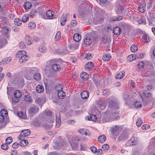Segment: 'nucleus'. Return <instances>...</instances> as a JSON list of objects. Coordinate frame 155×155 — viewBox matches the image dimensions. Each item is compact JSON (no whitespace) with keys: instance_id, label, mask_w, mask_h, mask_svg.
Returning a JSON list of instances; mask_svg holds the SVG:
<instances>
[{"instance_id":"nucleus-29","label":"nucleus","mask_w":155,"mask_h":155,"mask_svg":"<svg viewBox=\"0 0 155 155\" xmlns=\"http://www.w3.org/2000/svg\"><path fill=\"white\" fill-rule=\"evenodd\" d=\"M18 116L20 118L23 119H25L27 118L26 114L23 112L18 111L17 113Z\"/></svg>"},{"instance_id":"nucleus-56","label":"nucleus","mask_w":155,"mask_h":155,"mask_svg":"<svg viewBox=\"0 0 155 155\" xmlns=\"http://www.w3.org/2000/svg\"><path fill=\"white\" fill-rule=\"evenodd\" d=\"M137 139L136 137L135 138L134 137H132L130 139V141L134 145H135L137 143Z\"/></svg>"},{"instance_id":"nucleus-30","label":"nucleus","mask_w":155,"mask_h":155,"mask_svg":"<svg viewBox=\"0 0 155 155\" xmlns=\"http://www.w3.org/2000/svg\"><path fill=\"white\" fill-rule=\"evenodd\" d=\"M36 91L39 93H41L43 92L44 87L41 85H38L36 88Z\"/></svg>"},{"instance_id":"nucleus-7","label":"nucleus","mask_w":155,"mask_h":155,"mask_svg":"<svg viewBox=\"0 0 155 155\" xmlns=\"http://www.w3.org/2000/svg\"><path fill=\"white\" fill-rule=\"evenodd\" d=\"M146 71L147 74H154V67L152 64L147 65L146 68Z\"/></svg>"},{"instance_id":"nucleus-50","label":"nucleus","mask_w":155,"mask_h":155,"mask_svg":"<svg viewBox=\"0 0 155 155\" xmlns=\"http://www.w3.org/2000/svg\"><path fill=\"white\" fill-rule=\"evenodd\" d=\"M134 105L136 108H141L142 107V103L140 101H137L134 103Z\"/></svg>"},{"instance_id":"nucleus-35","label":"nucleus","mask_w":155,"mask_h":155,"mask_svg":"<svg viewBox=\"0 0 155 155\" xmlns=\"http://www.w3.org/2000/svg\"><path fill=\"white\" fill-rule=\"evenodd\" d=\"M66 21L67 18H66V16H62L61 18L60 22L61 25L62 26L64 25Z\"/></svg>"},{"instance_id":"nucleus-16","label":"nucleus","mask_w":155,"mask_h":155,"mask_svg":"<svg viewBox=\"0 0 155 155\" xmlns=\"http://www.w3.org/2000/svg\"><path fill=\"white\" fill-rule=\"evenodd\" d=\"M127 139V134L126 132H122L118 137V140L121 141Z\"/></svg>"},{"instance_id":"nucleus-53","label":"nucleus","mask_w":155,"mask_h":155,"mask_svg":"<svg viewBox=\"0 0 155 155\" xmlns=\"http://www.w3.org/2000/svg\"><path fill=\"white\" fill-rule=\"evenodd\" d=\"M77 22L75 20H73L71 22V24L70 25H68V27H70V28H71L72 27H74L77 24Z\"/></svg>"},{"instance_id":"nucleus-38","label":"nucleus","mask_w":155,"mask_h":155,"mask_svg":"<svg viewBox=\"0 0 155 155\" xmlns=\"http://www.w3.org/2000/svg\"><path fill=\"white\" fill-rule=\"evenodd\" d=\"M14 95L15 97L19 98L22 95V93L19 91L17 90L14 92Z\"/></svg>"},{"instance_id":"nucleus-47","label":"nucleus","mask_w":155,"mask_h":155,"mask_svg":"<svg viewBox=\"0 0 155 155\" xmlns=\"http://www.w3.org/2000/svg\"><path fill=\"white\" fill-rule=\"evenodd\" d=\"M0 114L1 115L5 117L7 116L8 114L7 110L5 109H2L1 110Z\"/></svg>"},{"instance_id":"nucleus-54","label":"nucleus","mask_w":155,"mask_h":155,"mask_svg":"<svg viewBox=\"0 0 155 155\" xmlns=\"http://www.w3.org/2000/svg\"><path fill=\"white\" fill-rule=\"evenodd\" d=\"M109 148V146L107 144H104L102 146V148L104 151L107 150Z\"/></svg>"},{"instance_id":"nucleus-13","label":"nucleus","mask_w":155,"mask_h":155,"mask_svg":"<svg viewBox=\"0 0 155 155\" xmlns=\"http://www.w3.org/2000/svg\"><path fill=\"white\" fill-rule=\"evenodd\" d=\"M113 33L116 35H119L121 33V30L120 28L119 27H116L113 29Z\"/></svg>"},{"instance_id":"nucleus-57","label":"nucleus","mask_w":155,"mask_h":155,"mask_svg":"<svg viewBox=\"0 0 155 155\" xmlns=\"http://www.w3.org/2000/svg\"><path fill=\"white\" fill-rule=\"evenodd\" d=\"M37 14V11L34 9L32 10L30 12L31 16L32 17L35 15Z\"/></svg>"},{"instance_id":"nucleus-28","label":"nucleus","mask_w":155,"mask_h":155,"mask_svg":"<svg viewBox=\"0 0 155 155\" xmlns=\"http://www.w3.org/2000/svg\"><path fill=\"white\" fill-rule=\"evenodd\" d=\"M79 47V44L75 43V44H72L68 46L69 48L71 50L73 51L75 49H77Z\"/></svg>"},{"instance_id":"nucleus-55","label":"nucleus","mask_w":155,"mask_h":155,"mask_svg":"<svg viewBox=\"0 0 155 155\" xmlns=\"http://www.w3.org/2000/svg\"><path fill=\"white\" fill-rule=\"evenodd\" d=\"M29 19V18L28 15H25L22 17V20L23 22H27Z\"/></svg>"},{"instance_id":"nucleus-58","label":"nucleus","mask_w":155,"mask_h":155,"mask_svg":"<svg viewBox=\"0 0 155 155\" xmlns=\"http://www.w3.org/2000/svg\"><path fill=\"white\" fill-rule=\"evenodd\" d=\"M123 17L122 16H119L118 17H116L112 19L113 21H120L123 18Z\"/></svg>"},{"instance_id":"nucleus-46","label":"nucleus","mask_w":155,"mask_h":155,"mask_svg":"<svg viewBox=\"0 0 155 155\" xmlns=\"http://www.w3.org/2000/svg\"><path fill=\"white\" fill-rule=\"evenodd\" d=\"M28 26V28L30 29H34L36 28V24L33 22H31L29 23Z\"/></svg>"},{"instance_id":"nucleus-1","label":"nucleus","mask_w":155,"mask_h":155,"mask_svg":"<svg viewBox=\"0 0 155 155\" xmlns=\"http://www.w3.org/2000/svg\"><path fill=\"white\" fill-rule=\"evenodd\" d=\"M120 117L119 116V114L118 112H114L111 114L109 117H107L105 115L103 117L101 121L102 123L111 121L112 120H116L119 119Z\"/></svg>"},{"instance_id":"nucleus-3","label":"nucleus","mask_w":155,"mask_h":155,"mask_svg":"<svg viewBox=\"0 0 155 155\" xmlns=\"http://www.w3.org/2000/svg\"><path fill=\"white\" fill-rule=\"evenodd\" d=\"M55 88V90L58 91V95L59 98L63 99L65 96V93L62 90V87H61V85L58 84L56 86Z\"/></svg>"},{"instance_id":"nucleus-14","label":"nucleus","mask_w":155,"mask_h":155,"mask_svg":"<svg viewBox=\"0 0 155 155\" xmlns=\"http://www.w3.org/2000/svg\"><path fill=\"white\" fill-rule=\"evenodd\" d=\"M22 139L20 140L21 141L19 142V145L22 147L27 146L28 143V141L26 140H24V137H22Z\"/></svg>"},{"instance_id":"nucleus-63","label":"nucleus","mask_w":155,"mask_h":155,"mask_svg":"<svg viewBox=\"0 0 155 155\" xmlns=\"http://www.w3.org/2000/svg\"><path fill=\"white\" fill-rule=\"evenodd\" d=\"M138 68L139 69H142L144 66V63L142 61L139 62V64H137Z\"/></svg>"},{"instance_id":"nucleus-49","label":"nucleus","mask_w":155,"mask_h":155,"mask_svg":"<svg viewBox=\"0 0 155 155\" xmlns=\"http://www.w3.org/2000/svg\"><path fill=\"white\" fill-rule=\"evenodd\" d=\"M124 5L120 4H119L118 5L117 7V10H118V12H121L122 11L124 10Z\"/></svg>"},{"instance_id":"nucleus-18","label":"nucleus","mask_w":155,"mask_h":155,"mask_svg":"<svg viewBox=\"0 0 155 155\" xmlns=\"http://www.w3.org/2000/svg\"><path fill=\"white\" fill-rule=\"evenodd\" d=\"M80 76L82 79L85 81L87 80L89 78V75L86 72L81 73Z\"/></svg>"},{"instance_id":"nucleus-31","label":"nucleus","mask_w":155,"mask_h":155,"mask_svg":"<svg viewBox=\"0 0 155 155\" xmlns=\"http://www.w3.org/2000/svg\"><path fill=\"white\" fill-rule=\"evenodd\" d=\"M111 58V56L110 54H105L102 57V59L104 61L109 60Z\"/></svg>"},{"instance_id":"nucleus-5","label":"nucleus","mask_w":155,"mask_h":155,"mask_svg":"<svg viewBox=\"0 0 155 155\" xmlns=\"http://www.w3.org/2000/svg\"><path fill=\"white\" fill-rule=\"evenodd\" d=\"M31 133L30 130L29 129H25L22 130L20 133V134L18 136V139L19 140L22 139V137L24 138L25 137L29 135Z\"/></svg>"},{"instance_id":"nucleus-21","label":"nucleus","mask_w":155,"mask_h":155,"mask_svg":"<svg viewBox=\"0 0 155 155\" xmlns=\"http://www.w3.org/2000/svg\"><path fill=\"white\" fill-rule=\"evenodd\" d=\"M88 130L84 128L80 129L78 130V132L81 135L84 134L86 136L89 135V134H88Z\"/></svg>"},{"instance_id":"nucleus-4","label":"nucleus","mask_w":155,"mask_h":155,"mask_svg":"<svg viewBox=\"0 0 155 155\" xmlns=\"http://www.w3.org/2000/svg\"><path fill=\"white\" fill-rule=\"evenodd\" d=\"M108 107L110 108L114 109H117L119 108V106L117 102L112 100L109 101Z\"/></svg>"},{"instance_id":"nucleus-41","label":"nucleus","mask_w":155,"mask_h":155,"mask_svg":"<svg viewBox=\"0 0 155 155\" xmlns=\"http://www.w3.org/2000/svg\"><path fill=\"white\" fill-rule=\"evenodd\" d=\"M14 23L16 25L19 26L22 23L21 20L18 18H15L14 21Z\"/></svg>"},{"instance_id":"nucleus-40","label":"nucleus","mask_w":155,"mask_h":155,"mask_svg":"<svg viewBox=\"0 0 155 155\" xmlns=\"http://www.w3.org/2000/svg\"><path fill=\"white\" fill-rule=\"evenodd\" d=\"M61 33L60 31H58L57 32L56 34L54 40L55 41H58L60 38L61 37Z\"/></svg>"},{"instance_id":"nucleus-15","label":"nucleus","mask_w":155,"mask_h":155,"mask_svg":"<svg viewBox=\"0 0 155 155\" xmlns=\"http://www.w3.org/2000/svg\"><path fill=\"white\" fill-rule=\"evenodd\" d=\"M146 4L145 3H143L142 5L140 4L139 5L138 8V11L141 13L144 12L145 10V7H146Z\"/></svg>"},{"instance_id":"nucleus-23","label":"nucleus","mask_w":155,"mask_h":155,"mask_svg":"<svg viewBox=\"0 0 155 155\" xmlns=\"http://www.w3.org/2000/svg\"><path fill=\"white\" fill-rule=\"evenodd\" d=\"M39 110V108L35 106H34L31 107L29 110V112L30 113H35L37 112Z\"/></svg>"},{"instance_id":"nucleus-22","label":"nucleus","mask_w":155,"mask_h":155,"mask_svg":"<svg viewBox=\"0 0 155 155\" xmlns=\"http://www.w3.org/2000/svg\"><path fill=\"white\" fill-rule=\"evenodd\" d=\"M81 97L83 99L87 98L89 97V94L87 91H82L81 94Z\"/></svg>"},{"instance_id":"nucleus-27","label":"nucleus","mask_w":155,"mask_h":155,"mask_svg":"<svg viewBox=\"0 0 155 155\" xmlns=\"http://www.w3.org/2000/svg\"><path fill=\"white\" fill-rule=\"evenodd\" d=\"M73 39L75 41L78 42L81 39V36L79 34L76 33L74 35Z\"/></svg>"},{"instance_id":"nucleus-6","label":"nucleus","mask_w":155,"mask_h":155,"mask_svg":"<svg viewBox=\"0 0 155 155\" xmlns=\"http://www.w3.org/2000/svg\"><path fill=\"white\" fill-rule=\"evenodd\" d=\"M110 42V39L106 36H104L101 38V43L107 45L106 47L107 48L109 47V44Z\"/></svg>"},{"instance_id":"nucleus-8","label":"nucleus","mask_w":155,"mask_h":155,"mask_svg":"<svg viewBox=\"0 0 155 155\" xmlns=\"http://www.w3.org/2000/svg\"><path fill=\"white\" fill-rule=\"evenodd\" d=\"M119 129V127L117 125H115L112 127L111 131L113 135L114 136L117 135Z\"/></svg>"},{"instance_id":"nucleus-26","label":"nucleus","mask_w":155,"mask_h":155,"mask_svg":"<svg viewBox=\"0 0 155 155\" xmlns=\"http://www.w3.org/2000/svg\"><path fill=\"white\" fill-rule=\"evenodd\" d=\"M106 137L104 135L99 136L98 138V141L100 143H103L105 142L106 140Z\"/></svg>"},{"instance_id":"nucleus-61","label":"nucleus","mask_w":155,"mask_h":155,"mask_svg":"<svg viewBox=\"0 0 155 155\" xmlns=\"http://www.w3.org/2000/svg\"><path fill=\"white\" fill-rule=\"evenodd\" d=\"M103 93L104 95L107 96L109 95L110 91L108 89H105L103 90Z\"/></svg>"},{"instance_id":"nucleus-59","label":"nucleus","mask_w":155,"mask_h":155,"mask_svg":"<svg viewBox=\"0 0 155 155\" xmlns=\"http://www.w3.org/2000/svg\"><path fill=\"white\" fill-rule=\"evenodd\" d=\"M24 99L25 101L26 102H28L31 101V97L29 95H26L25 96Z\"/></svg>"},{"instance_id":"nucleus-51","label":"nucleus","mask_w":155,"mask_h":155,"mask_svg":"<svg viewBox=\"0 0 155 155\" xmlns=\"http://www.w3.org/2000/svg\"><path fill=\"white\" fill-rule=\"evenodd\" d=\"M143 123L142 119L140 118H139L136 121V125L137 127L140 126Z\"/></svg>"},{"instance_id":"nucleus-42","label":"nucleus","mask_w":155,"mask_h":155,"mask_svg":"<svg viewBox=\"0 0 155 155\" xmlns=\"http://www.w3.org/2000/svg\"><path fill=\"white\" fill-rule=\"evenodd\" d=\"M84 43L86 45H89L91 43V39L88 37H86L84 40Z\"/></svg>"},{"instance_id":"nucleus-60","label":"nucleus","mask_w":155,"mask_h":155,"mask_svg":"<svg viewBox=\"0 0 155 155\" xmlns=\"http://www.w3.org/2000/svg\"><path fill=\"white\" fill-rule=\"evenodd\" d=\"M43 126L45 127V129H49L52 127V125L50 124H45L43 125Z\"/></svg>"},{"instance_id":"nucleus-9","label":"nucleus","mask_w":155,"mask_h":155,"mask_svg":"<svg viewBox=\"0 0 155 155\" xmlns=\"http://www.w3.org/2000/svg\"><path fill=\"white\" fill-rule=\"evenodd\" d=\"M25 38V42L27 45H30L32 43L33 41L29 35H26Z\"/></svg>"},{"instance_id":"nucleus-33","label":"nucleus","mask_w":155,"mask_h":155,"mask_svg":"<svg viewBox=\"0 0 155 155\" xmlns=\"http://www.w3.org/2000/svg\"><path fill=\"white\" fill-rule=\"evenodd\" d=\"M27 71L30 74H33L34 73L35 74L37 72V69L35 68H28Z\"/></svg>"},{"instance_id":"nucleus-2","label":"nucleus","mask_w":155,"mask_h":155,"mask_svg":"<svg viewBox=\"0 0 155 155\" xmlns=\"http://www.w3.org/2000/svg\"><path fill=\"white\" fill-rule=\"evenodd\" d=\"M26 52L24 50L19 51L18 54L22 55L19 59V61L20 63H25L29 59V57L25 55Z\"/></svg>"},{"instance_id":"nucleus-10","label":"nucleus","mask_w":155,"mask_h":155,"mask_svg":"<svg viewBox=\"0 0 155 155\" xmlns=\"http://www.w3.org/2000/svg\"><path fill=\"white\" fill-rule=\"evenodd\" d=\"M31 124L35 127H39L43 125L42 121L38 119L33 120L31 122Z\"/></svg>"},{"instance_id":"nucleus-36","label":"nucleus","mask_w":155,"mask_h":155,"mask_svg":"<svg viewBox=\"0 0 155 155\" xmlns=\"http://www.w3.org/2000/svg\"><path fill=\"white\" fill-rule=\"evenodd\" d=\"M2 32L4 35H7L9 32V28L7 27H4L2 28Z\"/></svg>"},{"instance_id":"nucleus-24","label":"nucleus","mask_w":155,"mask_h":155,"mask_svg":"<svg viewBox=\"0 0 155 155\" xmlns=\"http://www.w3.org/2000/svg\"><path fill=\"white\" fill-rule=\"evenodd\" d=\"M12 60L11 57H8L3 59L0 63L1 64L5 65V64L8 63Z\"/></svg>"},{"instance_id":"nucleus-52","label":"nucleus","mask_w":155,"mask_h":155,"mask_svg":"<svg viewBox=\"0 0 155 155\" xmlns=\"http://www.w3.org/2000/svg\"><path fill=\"white\" fill-rule=\"evenodd\" d=\"M13 140L12 138L11 137H8L5 140V142L6 144H9L12 143Z\"/></svg>"},{"instance_id":"nucleus-43","label":"nucleus","mask_w":155,"mask_h":155,"mask_svg":"<svg viewBox=\"0 0 155 155\" xmlns=\"http://www.w3.org/2000/svg\"><path fill=\"white\" fill-rule=\"evenodd\" d=\"M24 7L25 9H30L31 8V4L30 2H26L25 3Z\"/></svg>"},{"instance_id":"nucleus-37","label":"nucleus","mask_w":155,"mask_h":155,"mask_svg":"<svg viewBox=\"0 0 155 155\" xmlns=\"http://www.w3.org/2000/svg\"><path fill=\"white\" fill-rule=\"evenodd\" d=\"M34 78L37 81H40L41 78L40 74L39 73H36V72L34 75Z\"/></svg>"},{"instance_id":"nucleus-44","label":"nucleus","mask_w":155,"mask_h":155,"mask_svg":"<svg viewBox=\"0 0 155 155\" xmlns=\"http://www.w3.org/2000/svg\"><path fill=\"white\" fill-rule=\"evenodd\" d=\"M38 49L40 52L42 53L46 52L47 51L46 47L43 45L39 46L38 48Z\"/></svg>"},{"instance_id":"nucleus-48","label":"nucleus","mask_w":155,"mask_h":155,"mask_svg":"<svg viewBox=\"0 0 155 155\" xmlns=\"http://www.w3.org/2000/svg\"><path fill=\"white\" fill-rule=\"evenodd\" d=\"M138 50L137 46L135 45H132L130 47V50L132 52H135Z\"/></svg>"},{"instance_id":"nucleus-17","label":"nucleus","mask_w":155,"mask_h":155,"mask_svg":"<svg viewBox=\"0 0 155 155\" xmlns=\"http://www.w3.org/2000/svg\"><path fill=\"white\" fill-rule=\"evenodd\" d=\"M94 63L93 62H91L86 63L85 65V68L86 70H91L92 68L94 67Z\"/></svg>"},{"instance_id":"nucleus-20","label":"nucleus","mask_w":155,"mask_h":155,"mask_svg":"<svg viewBox=\"0 0 155 155\" xmlns=\"http://www.w3.org/2000/svg\"><path fill=\"white\" fill-rule=\"evenodd\" d=\"M125 73V71H124L120 72L117 74L115 77V78L117 79H121L124 76Z\"/></svg>"},{"instance_id":"nucleus-64","label":"nucleus","mask_w":155,"mask_h":155,"mask_svg":"<svg viewBox=\"0 0 155 155\" xmlns=\"http://www.w3.org/2000/svg\"><path fill=\"white\" fill-rule=\"evenodd\" d=\"M144 95L147 97H149L151 96V94L150 93L148 92L147 91H145L143 93Z\"/></svg>"},{"instance_id":"nucleus-19","label":"nucleus","mask_w":155,"mask_h":155,"mask_svg":"<svg viewBox=\"0 0 155 155\" xmlns=\"http://www.w3.org/2000/svg\"><path fill=\"white\" fill-rule=\"evenodd\" d=\"M56 125L59 127V125L61 123V117L60 116V114L59 112H57L56 114Z\"/></svg>"},{"instance_id":"nucleus-34","label":"nucleus","mask_w":155,"mask_h":155,"mask_svg":"<svg viewBox=\"0 0 155 155\" xmlns=\"http://www.w3.org/2000/svg\"><path fill=\"white\" fill-rule=\"evenodd\" d=\"M137 59L136 55L132 54L128 56L127 57V60L130 61H131Z\"/></svg>"},{"instance_id":"nucleus-11","label":"nucleus","mask_w":155,"mask_h":155,"mask_svg":"<svg viewBox=\"0 0 155 155\" xmlns=\"http://www.w3.org/2000/svg\"><path fill=\"white\" fill-rule=\"evenodd\" d=\"M52 68L53 71L56 72L60 71L61 69L60 65L56 63L52 65Z\"/></svg>"},{"instance_id":"nucleus-39","label":"nucleus","mask_w":155,"mask_h":155,"mask_svg":"<svg viewBox=\"0 0 155 155\" xmlns=\"http://www.w3.org/2000/svg\"><path fill=\"white\" fill-rule=\"evenodd\" d=\"M72 149L73 150H76L78 148L79 144L78 143H75L74 142L70 143Z\"/></svg>"},{"instance_id":"nucleus-25","label":"nucleus","mask_w":155,"mask_h":155,"mask_svg":"<svg viewBox=\"0 0 155 155\" xmlns=\"http://www.w3.org/2000/svg\"><path fill=\"white\" fill-rule=\"evenodd\" d=\"M97 105L99 107H101L102 110H104L105 107V105L103 101H99L97 103Z\"/></svg>"},{"instance_id":"nucleus-12","label":"nucleus","mask_w":155,"mask_h":155,"mask_svg":"<svg viewBox=\"0 0 155 155\" xmlns=\"http://www.w3.org/2000/svg\"><path fill=\"white\" fill-rule=\"evenodd\" d=\"M98 118L97 117L96 115L94 114H91L90 115V117L89 116H87L86 117V119L88 120H91L93 121H95L96 120L99 121V120H97Z\"/></svg>"},{"instance_id":"nucleus-45","label":"nucleus","mask_w":155,"mask_h":155,"mask_svg":"<svg viewBox=\"0 0 155 155\" xmlns=\"http://www.w3.org/2000/svg\"><path fill=\"white\" fill-rule=\"evenodd\" d=\"M142 39L144 40L143 41L146 42H148L150 41L149 37L147 34L144 35L142 37Z\"/></svg>"},{"instance_id":"nucleus-32","label":"nucleus","mask_w":155,"mask_h":155,"mask_svg":"<svg viewBox=\"0 0 155 155\" xmlns=\"http://www.w3.org/2000/svg\"><path fill=\"white\" fill-rule=\"evenodd\" d=\"M54 14V12L51 10H48L46 12V15L47 16L50 18L52 17Z\"/></svg>"},{"instance_id":"nucleus-62","label":"nucleus","mask_w":155,"mask_h":155,"mask_svg":"<svg viewBox=\"0 0 155 155\" xmlns=\"http://www.w3.org/2000/svg\"><path fill=\"white\" fill-rule=\"evenodd\" d=\"M2 148L4 150H7L8 149V147L7 144H3L1 145Z\"/></svg>"}]
</instances>
